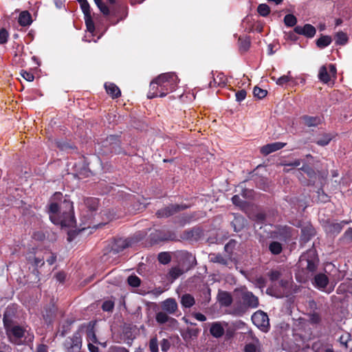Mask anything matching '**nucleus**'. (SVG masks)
<instances>
[{
    "label": "nucleus",
    "mask_w": 352,
    "mask_h": 352,
    "mask_svg": "<svg viewBox=\"0 0 352 352\" xmlns=\"http://www.w3.org/2000/svg\"><path fill=\"white\" fill-rule=\"evenodd\" d=\"M15 315V311L14 308L8 306L4 313H3V327H6L8 325H10L11 324L14 323L15 322L13 320V317Z\"/></svg>",
    "instance_id": "a878e982"
},
{
    "label": "nucleus",
    "mask_w": 352,
    "mask_h": 352,
    "mask_svg": "<svg viewBox=\"0 0 352 352\" xmlns=\"http://www.w3.org/2000/svg\"><path fill=\"white\" fill-rule=\"evenodd\" d=\"M336 45H344L349 41V37L346 33L342 31L337 32L334 36Z\"/></svg>",
    "instance_id": "c9c22d12"
},
{
    "label": "nucleus",
    "mask_w": 352,
    "mask_h": 352,
    "mask_svg": "<svg viewBox=\"0 0 352 352\" xmlns=\"http://www.w3.org/2000/svg\"><path fill=\"white\" fill-rule=\"evenodd\" d=\"M333 136L330 133H325L321 138L318 139L315 142L319 146H324L329 144Z\"/></svg>",
    "instance_id": "37998d69"
},
{
    "label": "nucleus",
    "mask_w": 352,
    "mask_h": 352,
    "mask_svg": "<svg viewBox=\"0 0 352 352\" xmlns=\"http://www.w3.org/2000/svg\"><path fill=\"white\" fill-rule=\"evenodd\" d=\"M55 144L57 148H58L60 151H67L69 150H76V147L75 145L65 141L56 140Z\"/></svg>",
    "instance_id": "e433bc0d"
},
{
    "label": "nucleus",
    "mask_w": 352,
    "mask_h": 352,
    "mask_svg": "<svg viewBox=\"0 0 352 352\" xmlns=\"http://www.w3.org/2000/svg\"><path fill=\"white\" fill-rule=\"evenodd\" d=\"M85 22L87 28V30L89 32H94L95 30L94 22L92 19L91 15H87L84 16Z\"/></svg>",
    "instance_id": "de8ad7c7"
},
{
    "label": "nucleus",
    "mask_w": 352,
    "mask_h": 352,
    "mask_svg": "<svg viewBox=\"0 0 352 352\" xmlns=\"http://www.w3.org/2000/svg\"><path fill=\"white\" fill-rule=\"evenodd\" d=\"M87 340L89 343H98L94 327L89 328L87 330Z\"/></svg>",
    "instance_id": "a18cd8bd"
},
{
    "label": "nucleus",
    "mask_w": 352,
    "mask_h": 352,
    "mask_svg": "<svg viewBox=\"0 0 352 352\" xmlns=\"http://www.w3.org/2000/svg\"><path fill=\"white\" fill-rule=\"evenodd\" d=\"M257 12L261 16L265 17L270 13V8L266 3H261L257 7Z\"/></svg>",
    "instance_id": "c03bdc74"
},
{
    "label": "nucleus",
    "mask_w": 352,
    "mask_h": 352,
    "mask_svg": "<svg viewBox=\"0 0 352 352\" xmlns=\"http://www.w3.org/2000/svg\"><path fill=\"white\" fill-rule=\"evenodd\" d=\"M338 340H339V342L340 343V344L342 346H344L346 349H347L349 347L348 346V342L349 341H351V335L349 334V333H346V334L342 335L339 338Z\"/></svg>",
    "instance_id": "6e6d98bb"
},
{
    "label": "nucleus",
    "mask_w": 352,
    "mask_h": 352,
    "mask_svg": "<svg viewBox=\"0 0 352 352\" xmlns=\"http://www.w3.org/2000/svg\"><path fill=\"white\" fill-rule=\"evenodd\" d=\"M246 96H247L246 91L245 89H241V90L236 91L235 94L236 100L239 102H241L243 100H245Z\"/></svg>",
    "instance_id": "e2e57ef3"
},
{
    "label": "nucleus",
    "mask_w": 352,
    "mask_h": 352,
    "mask_svg": "<svg viewBox=\"0 0 352 352\" xmlns=\"http://www.w3.org/2000/svg\"><path fill=\"white\" fill-rule=\"evenodd\" d=\"M9 33L5 28L0 30V44H5L8 42Z\"/></svg>",
    "instance_id": "bf43d9fd"
},
{
    "label": "nucleus",
    "mask_w": 352,
    "mask_h": 352,
    "mask_svg": "<svg viewBox=\"0 0 352 352\" xmlns=\"http://www.w3.org/2000/svg\"><path fill=\"white\" fill-rule=\"evenodd\" d=\"M158 261L160 263L166 265L171 261V256L168 252H160L157 256Z\"/></svg>",
    "instance_id": "09e8293b"
},
{
    "label": "nucleus",
    "mask_w": 352,
    "mask_h": 352,
    "mask_svg": "<svg viewBox=\"0 0 352 352\" xmlns=\"http://www.w3.org/2000/svg\"><path fill=\"white\" fill-rule=\"evenodd\" d=\"M67 197V195L63 197L60 192H56L53 195L52 199L55 202L49 205L50 219L54 224L60 225L61 227H75L73 202Z\"/></svg>",
    "instance_id": "f257e3e1"
},
{
    "label": "nucleus",
    "mask_w": 352,
    "mask_h": 352,
    "mask_svg": "<svg viewBox=\"0 0 352 352\" xmlns=\"http://www.w3.org/2000/svg\"><path fill=\"white\" fill-rule=\"evenodd\" d=\"M349 223L348 221H342L340 222L327 221L324 226L325 232L332 235H338L340 233L344 225Z\"/></svg>",
    "instance_id": "2eb2a0df"
},
{
    "label": "nucleus",
    "mask_w": 352,
    "mask_h": 352,
    "mask_svg": "<svg viewBox=\"0 0 352 352\" xmlns=\"http://www.w3.org/2000/svg\"><path fill=\"white\" fill-rule=\"evenodd\" d=\"M241 298L242 303L245 308L254 309L258 307V298L252 292L243 291Z\"/></svg>",
    "instance_id": "f8f14e48"
},
{
    "label": "nucleus",
    "mask_w": 352,
    "mask_h": 352,
    "mask_svg": "<svg viewBox=\"0 0 352 352\" xmlns=\"http://www.w3.org/2000/svg\"><path fill=\"white\" fill-rule=\"evenodd\" d=\"M300 262L302 264L306 263V269L310 272L316 271L319 262L317 252L315 249H309L306 253L302 254L300 258Z\"/></svg>",
    "instance_id": "39448f33"
},
{
    "label": "nucleus",
    "mask_w": 352,
    "mask_h": 352,
    "mask_svg": "<svg viewBox=\"0 0 352 352\" xmlns=\"http://www.w3.org/2000/svg\"><path fill=\"white\" fill-rule=\"evenodd\" d=\"M104 88L107 93L113 98H118L121 96L120 88L113 82H106Z\"/></svg>",
    "instance_id": "5701e85b"
},
{
    "label": "nucleus",
    "mask_w": 352,
    "mask_h": 352,
    "mask_svg": "<svg viewBox=\"0 0 352 352\" xmlns=\"http://www.w3.org/2000/svg\"><path fill=\"white\" fill-rule=\"evenodd\" d=\"M209 258L210 261L212 263H217L221 264L223 265H228V259L224 257L220 253H213L209 254Z\"/></svg>",
    "instance_id": "473e14b6"
},
{
    "label": "nucleus",
    "mask_w": 352,
    "mask_h": 352,
    "mask_svg": "<svg viewBox=\"0 0 352 352\" xmlns=\"http://www.w3.org/2000/svg\"><path fill=\"white\" fill-rule=\"evenodd\" d=\"M155 320L159 324H167V327L175 329L178 327V321L164 312H157L155 314Z\"/></svg>",
    "instance_id": "ddd939ff"
},
{
    "label": "nucleus",
    "mask_w": 352,
    "mask_h": 352,
    "mask_svg": "<svg viewBox=\"0 0 352 352\" xmlns=\"http://www.w3.org/2000/svg\"><path fill=\"white\" fill-rule=\"evenodd\" d=\"M267 280L263 276L256 277L254 280V284L263 292V289L266 286Z\"/></svg>",
    "instance_id": "864d4df0"
},
{
    "label": "nucleus",
    "mask_w": 352,
    "mask_h": 352,
    "mask_svg": "<svg viewBox=\"0 0 352 352\" xmlns=\"http://www.w3.org/2000/svg\"><path fill=\"white\" fill-rule=\"evenodd\" d=\"M18 22L21 26H28L30 25L32 22V16L28 11H23L20 13L19 16Z\"/></svg>",
    "instance_id": "c85d7f7f"
},
{
    "label": "nucleus",
    "mask_w": 352,
    "mask_h": 352,
    "mask_svg": "<svg viewBox=\"0 0 352 352\" xmlns=\"http://www.w3.org/2000/svg\"><path fill=\"white\" fill-rule=\"evenodd\" d=\"M284 23L287 27H295L297 23V18L292 14H287L284 17Z\"/></svg>",
    "instance_id": "a19ab883"
},
{
    "label": "nucleus",
    "mask_w": 352,
    "mask_h": 352,
    "mask_svg": "<svg viewBox=\"0 0 352 352\" xmlns=\"http://www.w3.org/2000/svg\"><path fill=\"white\" fill-rule=\"evenodd\" d=\"M94 1L103 15L108 16L110 14L109 7L104 2L101 0H94Z\"/></svg>",
    "instance_id": "49530a36"
},
{
    "label": "nucleus",
    "mask_w": 352,
    "mask_h": 352,
    "mask_svg": "<svg viewBox=\"0 0 352 352\" xmlns=\"http://www.w3.org/2000/svg\"><path fill=\"white\" fill-rule=\"evenodd\" d=\"M267 94V91L263 89L258 87H255L253 89V95L255 98L258 99L264 98Z\"/></svg>",
    "instance_id": "603ef678"
},
{
    "label": "nucleus",
    "mask_w": 352,
    "mask_h": 352,
    "mask_svg": "<svg viewBox=\"0 0 352 352\" xmlns=\"http://www.w3.org/2000/svg\"><path fill=\"white\" fill-rule=\"evenodd\" d=\"M292 80V78L288 75H284L277 78L276 82L277 85L280 86H283L284 85L288 83Z\"/></svg>",
    "instance_id": "052dcab7"
},
{
    "label": "nucleus",
    "mask_w": 352,
    "mask_h": 352,
    "mask_svg": "<svg viewBox=\"0 0 352 352\" xmlns=\"http://www.w3.org/2000/svg\"><path fill=\"white\" fill-rule=\"evenodd\" d=\"M217 299L221 305L224 307L230 306L233 301L232 295L226 291H219L218 293Z\"/></svg>",
    "instance_id": "4be33fe9"
},
{
    "label": "nucleus",
    "mask_w": 352,
    "mask_h": 352,
    "mask_svg": "<svg viewBox=\"0 0 352 352\" xmlns=\"http://www.w3.org/2000/svg\"><path fill=\"white\" fill-rule=\"evenodd\" d=\"M332 42L330 36L321 34L320 37L316 41V46L320 49H324L329 46Z\"/></svg>",
    "instance_id": "2f4dec72"
},
{
    "label": "nucleus",
    "mask_w": 352,
    "mask_h": 352,
    "mask_svg": "<svg viewBox=\"0 0 352 352\" xmlns=\"http://www.w3.org/2000/svg\"><path fill=\"white\" fill-rule=\"evenodd\" d=\"M292 230H293L292 228L287 226H280V228H278L277 233L280 239L287 241L292 238Z\"/></svg>",
    "instance_id": "bb28decb"
},
{
    "label": "nucleus",
    "mask_w": 352,
    "mask_h": 352,
    "mask_svg": "<svg viewBox=\"0 0 352 352\" xmlns=\"http://www.w3.org/2000/svg\"><path fill=\"white\" fill-rule=\"evenodd\" d=\"M183 273L184 271L179 267H174L170 270L168 274L173 280H175Z\"/></svg>",
    "instance_id": "8fccbe9b"
},
{
    "label": "nucleus",
    "mask_w": 352,
    "mask_h": 352,
    "mask_svg": "<svg viewBox=\"0 0 352 352\" xmlns=\"http://www.w3.org/2000/svg\"><path fill=\"white\" fill-rule=\"evenodd\" d=\"M127 283L131 287H138L141 284V280L136 275H131L127 278Z\"/></svg>",
    "instance_id": "3c124183"
},
{
    "label": "nucleus",
    "mask_w": 352,
    "mask_h": 352,
    "mask_svg": "<svg viewBox=\"0 0 352 352\" xmlns=\"http://www.w3.org/2000/svg\"><path fill=\"white\" fill-rule=\"evenodd\" d=\"M108 352H129V351L124 346H111Z\"/></svg>",
    "instance_id": "774afa93"
},
{
    "label": "nucleus",
    "mask_w": 352,
    "mask_h": 352,
    "mask_svg": "<svg viewBox=\"0 0 352 352\" xmlns=\"http://www.w3.org/2000/svg\"><path fill=\"white\" fill-rule=\"evenodd\" d=\"M316 230L311 224H306L301 228L300 242L306 243L316 235Z\"/></svg>",
    "instance_id": "a211bd4d"
},
{
    "label": "nucleus",
    "mask_w": 352,
    "mask_h": 352,
    "mask_svg": "<svg viewBox=\"0 0 352 352\" xmlns=\"http://www.w3.org/2000/svg\"><path fill=\"white\" fill-rule=\"evenodd\" d=\"M210 333L214 338H219L223 336L225 329L220 322H214L210 324Z\"/></svg>",
    "instance_id": "412c9836"
},
{
    "label": "nucleus",
    "mask_w": 352,
    "mask_h": 352,
    "mask_svg": "<svg viewBox=\"0 0 352 352\" xmlns=\"http://www.w3.org/2000/svg\"><path fill=\"white\" fill-rule=\"evenodd\" d=\"M80 8L84 14L85 16L90 15L91 11H90V6L87 0H83L82 1L78 2Z\"/></svg>",
    "instance_id": "5fc2aeb1"
},
{
    "label": "nucleus",
    "mask_w": 352,
    "mask_h": 352,
    "mask_svg": "<svg viewBox=\"0 0 352 352\" xmlns=\"http://www.w3.org/2000/svg\"><path fill=\"white\" fill-rule=\"evenodd\" d=\"M318 78L324 83H328L330 81V75L327 72L326 66L323 65L320 68Z\"/></svg>",
    "instance_id": "4c0bfd02"
},
{
    "label": "nucleus",
    "mask_w": 352,
    "mask_h": 352,
    "mask_svg": "<svg viewBox=\"0 0 352 352\" xmlns=\"http://www.w3.org/2000/svg\"><path fill=\"white\" fill-rule=\"evenodd\" d=\"M300 119L302 120L303 124L308 126H317L320 124L322 120L320 117L319 116H310L307 115L302 116Z\"/></svg>",
    "instance_id": "b1692460"
},
{
    "label": "nucleus",
    "mask_w": 352,
    "mask_h": 352,
    "mask_svg": "<svg viewBox=\"0 0 352 352\" xmlns=\"http://www.w3.org/2000/svg\"><path fill=\"white\" fill-rule=\"evenodd\" d=\"M6 334L8 340L15 344L21 345L23 343V338L25 337V329L17 324L16 322L4 327Z\"/></svg>",
    "instance_id": "7ed1b4c3"
},
{
    "label": "nucleus",
    "mask_w": 352,
    "mask_h": 352,
    "mask_svg": "<svg viewBox=\"0 0 352 352\" xmlns=\"http://www.w3.org/2000/svg\"><path fill=\"white\" fill-rule=\"evenodd\" d=\"M297 34L294 30L289 32H285V38L292 41H296L298 39Z\"/></svg>",
    "instance_id": "69168bd1"
},
{
    "label": "nucleus",
    "mask_w": 352,
    "mask_h": 352,
    "mask_svg": "<svg viewBox=\"0 0 352 352\" xmlns=\"http://www.w3.org/2000/svg\"><path fill=\"white\" fill-rule=\"evenodd\" d=\"M114 308V302L112 300H105L102 305V309L104 311H112Z\"/></svg>",
    "instance_id": "13d9d810"
},
{
    "label": "nucleus",
    "mask_w": 352,
    "mask_h": 352,
    "mask_svg": "<svg viewBox=\"0 0 352 352\" xmlns=\"http://www.w3.org/2000/svg\"><path fill=\"white\" fill-rule=\"evenodd\" d=\"M203 235V230L199 227H193L183 232L181 237L184 240L197 241Z\"/></svg>",
    "instance_id": "f3484780"
},
{
    "label": "nucleus",
    "mask_w": 352,
    "mask_h": 352,
    "mask_svg": "<svg viewBox=\"0 0 352 352\" xmlns=\"http://www.w3.org/2000/svg\"><path fill=\"white\" fill-rule=\"evenodd\" d=\"M311 179H316V172L315 170L308 164H304L300 168Z\"/></svg>",
    "instance_id": "ea45409f"
},
{
    "label": "nucleus",
    "mask_w": 352,
    "mask_h": 352,
    "mask_svg": "<svg viewBox=\"0 0 352 352\" xmlns=\"http://www.w3.org/2000/svg\"><path fill=\"white\" fill-rule=\"evenodd\" d=\"M101 151L104 155L126 154L121 146L120 137L116 135H110L102 141Z\"/></svg>",
    "instance_id": "f03ea898"
},
{
    "label": "nucleus",
    "mask_w": 352,
    "mask_h": 352,
    "mask_svg": "<svg viewBox=\"0 0 352 352\" xmlns=\"http://www.w3.org/2000/svg\"><path fill=\"white\" fill-rule=\"evenodd\" d=\"M310 322L312 324H317L321 322V317L319 314L314 312L310 315Z\"/></svg>",
    "instance_id": "338daca9"
},
{
    "label": "nucleus",
    "mask_w": 352,
    "mask_h": 352,
    "mask_svg": "<svg viewBox=\"0 0 352 352\" xmlns=\"http://www.w3.org/2000/svg\"><path fill=\"white\" fill-rule=\"evenodd\" d=\"M340 241L345 244H352V228H349L340 237Z\"/></svg>",
    "instance_id": "79ce46f5"
},
{
    "label": "nucleus",
    "mask_w": 352,
    "mask_h": 352,
    "mask_svg": "<svg viewBox=\"0 0 352 352\" xmlns=\"http://www.w3.org/2000/svg\"><path fill=\"white\" fill-rule=\"evenodd\" d=\"M180 302L184 308H190L195 304V300L191 294H185L181 297Z\"/></svg>",
    "instance_id": "7c9ffc66"
},
{
    "label": "nucleus",
    "mask_w": 352,
    "mask_h": 352,
    "mask_svg": "<svg viewBox=\"0 0 352 352\" xmlns=\"http://www.w3.org/2000/svg\"><path fill=\"white\" fill-rule=\"evenodd\" d=\"M329 280L327 275L319 273L314 276L313 284L318 289H324L329 284Z\"/></svg>",
    "instance_id": "aec40b11"
},
{
    "label": "nucleus",
    "mask_w": 352,
    "mask_h": 352,
    "mask_svg": "<svg viewBox=\"0 0 352 352\" xmlns=\"http://www.w3.org/2000/svg\"><path fill=\"white\" fill-rule=\"evenodd\" d=\"M188 206L186 204H170L165 208L158 210L156 215L158 218H166L170 217L175 213L188 208Z\"/></svg>",
    "instance_id": "0eeeda50"
},
{
    "label": "nucleus",
    "mask_w": 352,
    "mask_h": 352,
    "mask_svg": "<svg viewBox=\"0 0 352 352\" xmlns=\"http://www.w3.org/2000/svg\"><path fill=\"white\" fill-rule=\"evenodd\" d=\"M157 80L162 82V88H164L166 94L176 89L179 82V78L175 73L168 72L159 75Z\"/></svg>",
    "instance_id": "20e7f679"
},
{
    "label": "nucleus",
    "mask_w": 352,
    "mask_h": 352,
    "mask_svg": "<svg viewBox=\"0 0 352 352\" xmlns=\"http://www.w3.org/2000/svg\"><path fill=\"white\" fill-rule=\"evenodd\" d=\"M162 311L160 312L166 313V315H174L178 311V305L176 300L173 298H168L160 304Z\"/></svg>",
    "instance_id": "4468645a"
},
{
    "label": "nucleus",
    "mask_w": 352,
    "mask_h": 352,
    "mask_svg": "<svg viewBox=\"0 0 352 352\" xmlns=\"http://www.w3.org/2000/svg\"><path fill=\"white\" fill-rule=\"evenodd\" d=\"M250 39L248 36H239L238 39L239 50L241 53L246 52L250 47Z\"/></svg>",
    "instance_id": "cd10ccee"
},
{
    "label": "nucleus",
    "mask_w": 352,
    "mask_h": 352,
    "mask_svg": "<svg viewBox=\"0 0 352 352\" xmlns=\"http://www.w3.org/2000/svg\"><path fill=\"white\" fill-rule=\"evenodd\" d=\"M162 84L157 80V76L150 83L149 91L147 94V98L153 99L157 97L163 98L167 94L165 92L164 88H162Z\"/></svg>",
    "instance_id": "9d476101"
},
{
    "label": "nucleus",
    "mask_w": 352,
    "mask_h": 352,
    "mask_svg": "<svg viewBox=\"0 0 352 352\" xmlns=\"http://www.w3.org/2000/svg\"><path fill=\"white\" fill-rule=\"evenodd\" d=\"M25 258L28 263L34 267V273L38 274L39 271L38 268L43 266L45 264L44 256L37 252H29L27 253Z\"/></svg>",
    "instance_id": "1a4fd4ad"
},
{
    "label": "nucleus",
    "mask_w": 352,
    "mask_h": 352,
    "mask_svg": "<svg viewBox=\"0 0 352 352\" xmlns=\"http://www.w3.org/2000/svg\"><path fill=\"white\" fill-rule=\"evenodd\" d=\"M137 241L134 238H118L115 239L111 245V251L118 254L122 252L129 247H131Z\"/></svg>",
    "instance_id": "9b49d317"
},
{
    "label": "nucleus",
    "mask_w": 352,
    "mask_h": 352,
    "mask_svg": "<svg viewBox=\"0 0 352 352\" xmlns=\"http://www.w3.org/2000/svg\"><path fill=\"white\" fill-rule=\"evenodd\" d=\"M294 31L298 35L304 36L307 38H312L316 34V28L309 23H306L302 26L296 25L294 27Z\"/></svg>",
    "instance_id": "dca6fc26"
},
{
    "label": "nucleus",
    "mask_w": 352,
    "mask_h": 352,
    "mask_svg": "<svg viewBox=\"0 0 352 352\" xmlns=\"http://www.w3.org/2000/svg\"><path fill=\"white\" fill-rule=\"evenodd\" d=\"M149 349L151 352H158V342L156 337L151 338L149 341Z\"/></svg>",
    "instance_id": "4d7b16f0"
},
{
    "label": "nucleus",
    "mask_w": 352,
    "mask_h": 352,
    "mask_svg": "<svg viewBox=\"0 0 352 352\" xmlns=\"http://www.w3.org/2000/svg\"><path fill=\"white\" fill-rule=\"evenodd\" d=\"M252 320L254 324L263 332H267L270 330V320L267 314L263 311L258 310L254 313Z\"/></svg>",
    "instance_id": "423d86ee"
},
{
    "label": "nucleus",
    "mask_w": 352,
    "mask_h": 352,
    "mask_svg": "<svg viewBox=\"0 0 352 352\" xmlns=\"http://www.w3.org/2000/svg\"><path fill=\"white\" fill-rule=\"evenodd\" d=\"M246 219L241 215L234 216V219L231 222L234 230L237 232L241 231L246 226Z\"/></svg>",
    "instance_id": "393cba45"
},
{
    "label": "nucleus",
    "mask_w": 352,
    "mask_h": 352,
    "mask_svg": "<svg viewBox=\"0 0 352 352\" xmlns=\"http://www.w3.org/2000/svg\"><path fill=\"white\" fill-rule=\"evenodd\" d=\"M197 219V213L194 212L190 214H183L181 217H179V222L181 226H184V225L190 223V222L195 221Z\"/></svg>",
    "instance_id": "c756f323"
},
{
    "label": "nucleus",
    "mask_w": 352,
    "mask_h": 352,
    "mask_svg": "<svg viewBox=\"0 0 352 352\" xmlns=\"http://www.w3.org/2000/svg\"><path fill=\"white\" fill-rule=\"evenodd\" d=\"M267 275L270 280L276 281L280 278V277L281 276V273L278 270H272L268 272Z\"/></svg>",
    "instance_id": "680f3d73"
},
{
    "label": "nucleus",
    "mask_w": 352,
    "mask_h": 352,
    "mask_svg": "<svg viewBox=\"0 0 352 352\" xmlns=\"http://www.w3.org/2000/svg\"><path fill=\"white\" fill-rule=\"evenodd\" d=\"M64 346L67 352H80L82 346V338L78 331L75 332L72 337L68 338Z\"/></svg>",
    "instance_id": "6e6552de"
},
{
    "label": "nucleus",
    "mask_w": 352,
    "mask_h": 352,
    "mask_svg": "<svg viewBox=\"0 0 352 352\" xmlns=\"http://www.w3.org/2000/svg\"><path fill=\"white\" fill-rule=\"evenodd\" d=\"M56 315V308L54 305L45 309V312L43 314V319L46 323H51L52 318Z\"/></svg>",
    "instance_id": "f704fd0d"
},
{
    "label": "nucleus",
    "mask_w": 352,
    "mask_h": 352,
    "mask_svg": "<svg viewBox=\"0 0 352 352\" xmlns=\"http://www.w3.org/2000/svg\"><path fill=\"white\" fill-rule=\"evenodd\" d=\"M269 250L274 255H278L283 250L282 244L278 241H272L269 245Z\"/></svg>",
    "instance_id": "58836bf2"
},
{
    "label": "nucleus",
    "mask_w": 352,
    "mask_h": 352,
    "mask_svg": "<svg viewBox=\"0 0 352 352\" xmlns=\"http://www.w3.org/2000/svg\"><path fill=\"white\" fill-rule=\"evenodd\" d=\"M21 75L22 77L28 82H32L34 79V76L30 72H27L25 70H21Z\"/></svg>",
    "instance_id": "0e129e2a"
},
{
    "label": "nucleus",
    "mask_w": 352,
    "mask_h": 352,
    "mask_svg": "<svg viewBox=\"0 0 352 352\" xmlns=\"http://www.w3.org/2000/svg\"><path fill=\"white\" fill-rule=\"evenodd\" d=\"M286 145V143L276 142L271 144H267L262 146L260 152L262 155L266 156L269 154L283 148Z\"/></svg>",
    "instance_id": "6ab92c4d"
},
{
    "label": "nucleus",
    "mask_w": 352,
    "mask_h": 352,
    "mask_svg": "<svg viewBox=\"0 0 352 352\" xmlns=\"http://www.w3.org/2000/svg\"><path fill=\"white\" fill-rule=\"evenodd\" d=\"M84 203L89 210L96 211L99 206V199L96 197H87L84 199Z\"/></svg>",
    "instance_id": "72a5a7b5"
}]
</instances>
